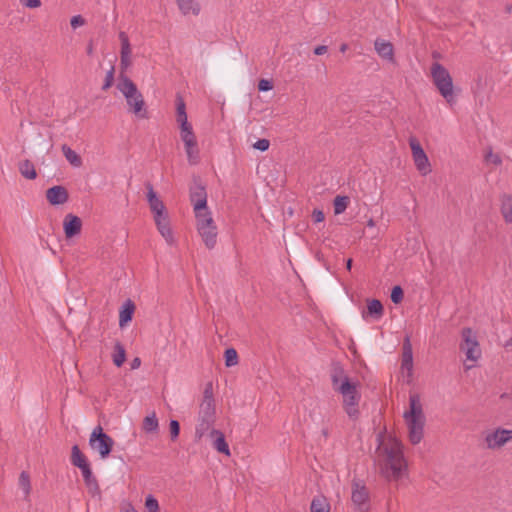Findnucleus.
Wrapping results in <instances>:
<instances>
[{
	"label": "nucleus",
	"instance_id": "obj_49",
	"mask_svg": "<svg viewBox=\"0 0 512 512\" xmlns=\"http://www.w3.org/2000/svg\"><path fill=\"white\" fill-rule=\"evenodd\" d=\"M71 26L75 29L85 24V19L81 15L73 16L70 20Z\"/></svg>",
	"mask_w": 512,
	"mask_h": 512
},
{
	"label": "nucleus",
	"instance_id": "obj_28",
	"mask_svg": "<svg viewBox=\"0 0 512 512\" xmlns=\"http://www.w3.org/2000/svg\"><path fill=\"white\" fill-rule=\"evenodd\" d=\"M19 171L24 178L29 180H33L37 177V172L34 167V164L28 159L23 160L19 163Z\"/></svg>",
	"mask_w": 512,
	"mask_h": 512
},
{
	"label": "nucleus",
	"instance_id": "obj_56",
	"mask_svg": "<svg viewBox=\"0 0 512 512\" xmlns=\"http://www.w3.org/2000/svg\"><path fill=\"white\" fill-rule=\"evenodd\" d=\"M352 263H353V260L351 258H349L347 261H346V268L347 270H351L352 268Z\"/></svg>",
	"mask_w": 512,
	"mask_h": 512
},
{
	"label": "nucleus",
	"instance_id": "obj_50",
	"mask_svg": "<svg viewBox=\"0 0 512 512\" xmlns=\"http://www.w3.org/2000/svg\"><path fill=\"white\" fill-rule=\"evenodd\" d=\"M312 218H313L314 222L319 223V222L324 221L325 216L321 210L315 209L312 213Z\"/></svg>",
	"mask_w": 512,
	"mask_h": 512
},
{
	"label": "nucleus",
	"instance_id": "obj_13",
	"mask_svg": "<svg viewBox=\"0 0 512 512\" xmlns=\"http://www.w3.org/2000/svg\"><path fill=\"white\" fill-rule=\"evenodd\" d=\"M129 112L135 114L137 117L145 119L148 117L147 110L145 108V101L140 91L136 92L131 98H126Z\"/></svg>",
	"mask_w": 512,
	"mask_h": 512
},
{
	"label": "nucleus",
	"instance_id": "obj_23",
	"mask_svg": "<svg viewBox=\"0 0 512 512\" xmlns=\"http://www.w3.org/2000/svg\"><path fill=\"white\" fill-rule=\"evenodd\" d=\"M71 463L80 470L90 466L87 457L81 452L78 445H74L71 449Z\"/></svg>",
	"mask_w": 512,
	"mask_h": 512
},
{
	"label": "nucleus",
	"instance_id": "obj_32",
	"mask_svg": "<svg viewBox=\"0 0 512 512\" xmlns=\"http://www.w3.org/2000/svg\"><path fill=\"white\" fill-rule=\"evenodd\" d=\"M176 121L177 123L188 121L186 104L179 94L176 96Z\"/></svg>",
	"mask_w": 512,
	"mask_h": 512
},
{
	"label": "nucleus",
	"instance_id": "obj_16",
	"mask_svg": "<svg viewBox=\"0 0 512 512\" xmlns=\"http://www.w3.org/2000/svg\"><path fill=\"white\" fill-rule=\"evenodd\" d=\"M401 369L407 371L408 376L412 375L413 371V351L409 337H406L402 346Z\"/></svg>",
	"mask_w": 512,
	"mask_h": 512
},
{
	"label": "nucleus",
	"instance_id": "obj_45",
	"mask_svg": "<svg viewBox=\"0 0 512 512\" xmlns=\"http://www.w3.org/2000/svg\"><path fill=\"white\" fill-rule=\"evenodd\" d=\"M202 401L214 402L213 386L211 382H209L204 389Z\"/></svg>",
	"mask_w": 512,
	"mask_h": 512
},
{
	"label": "nucleus",
	"instance_id": "obj_59",
	"mask_svg": "<svg viewBox=\"0 0 512 512\" xmlns=\"http://www.w3.org/2000/svg\"><path fill=\"white\" fill-rule=\"evenodd\" d=\"M438 56H439V55H438L437 53H434V54H433V57H434V58H438Z\"/></svg>",
	"mask_w": 512,
	"mask_h": 512
},
{
	"label": "nucleus",
	"instance_id": "obj_11",
	"mask_svg": "<svg viewBox=\"0 0 512 512\" xmlns=\"http://www.w3.org/2000/svg\"><path fill=\"white\" fill-rule=\"evenodd\" d=\"M351 500L359 512L368 511L369 492L365 486L359 483H353Z\"/></svg>",
	"mask_w": 512,
	"mask_h": 512
},
{
	"label": "nucleus",
	"instance_id": "obj_19",
	"mask_svg": "<svg viewBox=\"0 0 512 512\" xmlns=\"http://www.w3.org/2000/svg\"><path fill=\"white\" fill-rule=\"evenodd\" d=\"M374 46L380 57L394 62V47L390 41H385L378 38L375 40Z\"/></svg>",
	"mask_w": 512,
	"mask_h": 512
},
{
	"label": "nucleus",
	"instance_id": "obj_17",
	"mask_svg": "<svg viewBox=\"0 0 512 512\" xmlns=\"http://www.w3.org/2000/svg\"><path fill=\"white\" fill-rule=\"evenodd\" d=\"M154 221H155V224L157 226L159 233L164 237L166 242L170 245L173 244L174 238H173L172 230L170 228L168 214L154 217Z\"/></svg>",
	"mask_w": 512,
	"mask_h": 512
},
{
	"label": "nucleus",
	"instance_id": "obj_27",
	"mask_svg": "<svg viewBox=\"0 0 512 512\" xmlns=\"http://www.w3.org/2000/svg\"><path fill=\"white\" fill-rule=\"evenodd\" d=\"M501 214L507 223H512V196L504 194L501 197Z\"/></svg>",
	"mask_w": 512,
	"mask_h": 512
},
{
	"label": "nucleus",
	"instance_id": "obj_4",
	"mask_svg": "<svg viewBox=\"0 0 512 512\" xmlns=\"http://www.w3.org/2000/svg\"><path fill=\"white\" fill-rule=\"evenodd\" d=\"M432 82L440 95L450 105L456 102L454 94L453 79L449 71L439 62H434L430 68Z\"/></svg>",
	"mask_w": 512,
	"mask_h": 512
},
{
	"label": "nucleus",
	"instance_id": "obj_42",
	"mask_svg": "<svg viewBox=\"0 0 512 512\" xmlns=\"http://www.w3.org/2000/svg\"><path fill=\"white\" fill-rule=\"evenodd\" d=\"M114 82V67H111L110 70L106 73L104 84L102 86V90H108Z\"/></svg>",
	"mask_w": 512,
	"mask_h": 512
},
{
	"label": "nucleus",
	"instance_id": "obj_51",
	"mask_svg": "<svg viewBox=\"0 0 512 512\" xmlns=\"http://www.w3.org/2000/svg\"><path fill=\"white\" fill-rule=\"evenodd\" d=\"M23 5L28 8H38L41 6L40 0H23Z\"/></svg>",
	"mask_w": 512,
	"mask_h": 512
},
{
	"label": "nucleus",
	"instance_id": "obj_38",
	"mask_svg": "<svg viewBox=\"0 0 512 512\" xmlns=\"http://www.w3.org/2000/svg\"><path fill=\"white\" fill-rule=\"evenodd\" d=\"M225 365L232 367L238 364V354L234 348H228L224 353Z\"/></svg>",
	"mask_w": 512,
	"mask_h": 512
},
{
	"label": "nucleus",
	"instance_id": "obj_20",
	"mask_svg": "<svg viewBox=\"0 0 512 512\" xmlns=\"http://www.w3.org/2000/svg\"><path fill=\"white\" fill-rule=\"evenodd\" d=\"M147 197L150 209L154 214V217L167 214L164 203L157 197L152 186H149Z\"/></svg>",
	"mask_w": 512,
	"mask_h": 512
},
{
	"label": "nucleus",
	"instance_id": "obj_24",
	"mask_svg": "<svg viewBox=\"0 0 512 512\" xmlns=\"http://www.w3.org/2000/svg\"><path fill=\"white\" fill-rule=\"evenodd\" d=\"M176 3L183 15H198L200 13V5L195 0H176Z\"/></svg>",
	"mask_w": 512,
	"mask_h": 512
},
{
	"label": "nucleus",
	"instance_id": "obj_8",
	"mask_svg": "<svg viewBox=\"0 0 512 512\" xmlns=\"http://www.w3.org/2000/svg\"><path fill=\"white\" fill-rule=\"evenodd\" d=\"M408 142L411 148L412 158L417 170L421 175L426 176L431 172V165L427 154L423 150L420 142L416 137L411 136Z\"/></svg>",
	"mask_w": 512,
	"mask_h": 512
},
{
	"label": "nucleus",
	"instance_id": "obj_29",
	"mask_svg": "<svg viewBox=\"0 0 512 512\" xmlns=\"http://www.w3.org/2000/svg\"><path fill=\"white\" fill-rule=\"evenodd\" d=\"M213 423L214 420L199 417V423L197 424L195 431L196 440H200L208 431L210 432L212 430L211 427Z\"/></svg>",
	"mask_w": 512,
	"mask_h": 512
},
{
	"label": "nucleus",
	"instance_id": "obj_30",
	"mask_svg": "<svg viewBox=\"0 0 512 512\" xmlns=\"http://www.w3.org/2000/svg\"><path fill=\"white\" fill-rule=\"evenodd\" d=\"M112 360L114 365L117 367H121L126 360V351L120 342L115 343Z\"/></svg>",
	"mask_w": 512,
	"mask_h": 512
},
{
	"label": "nucleus",
	"instance_id": "obj_44",
	"mask_svg": "<svg viewBox=\"0 0 512 512\" xmlns=\"http://www.w3.org/2000/svg\"><path fill=\"white\" fill-rule=\"evenodd\" d=\"M171 439L175 440L180 433V424L177 420H171L169 424Z\"/></svg>",
	"mask_w": 512,
	"mask_h": 512
},
{
	"label": "nucleus",
	"instance_id": "obj_1",
	"mask_svg": "<svg viewBox=\"0 0 512 512\" xmlns=\"http://www.w3.org/2000/svg\"><path fill=\"white\" fill-rule=\"evenodd\" d=\"M377 449V463L381 474L388 480H398L406 468L402 443L394 437L382 438Z\"/></svg>",
	"mask_w": 512,
	"mask_h": 512
},
{
	"label": "nucleus",
	"instance_id": "obj_10",
	"mask_svg": "<svg viewBox=\"0 0 512 512\" xmlns=\"http://www.w3.org/2000/svg\"><path fill=\"white\" fill-rule=\"evenodd\" d=\"M190 201L194 207L195 215L205 213L207 209L206 189L200 183H196L190 188Z\"/></svg>",
	"mask_w": 512,
	"mask_h": 512
},
{
	"label": "nucleus",
	"instance_id": "obj_35",
	"mask_svg": "<svg viewBox=\"0 0 512 512\" xmlns=\"http://www.w3.org/2000/svg\"><path fill=\"white\" fill-rule=\"evenodd\" d=\"M367 309L369 315L375 317L376 319L380 318L384 311L382 303L377 299L369 301L367 304Z\"/></svg>",
	"mask_w": 512,
	"mask_h": 512
},
{
	"label": "nucleus",
	"instance_id": "obj_55",
	"mask_svg": "<svg viewBox=\"0 0 512 512\" xmlns=\"http://www.w3.org/2000/svg\"><path fill=\"white\" fill-rule=\"evenodd\" d=\"M347 49H348V45L346 43H342L340 45V49H339L340 52L344 53V52H346Z\"/></svg>",
	"mask_w": 512,
	"mask_h": 512
},
{
	"label": "nucleus",
	"instance_id": "obj_3",
	"mask_svg": "<svg viewBox=\"0 0 512 512\" xmlns=\"http://www.w3.org/2000/svg\"><path fill=\"white\" fill-rule=\"evenodd\" d=\"M338 382V376L333 374L332 383L335 390L339 392L343 397V409L351 420L356 421L360 416L359 402L361 399V394L357 389V385L352 383L347 376H345L341 384L336 387Z\"/></svg>",
	"mask_w": 512,
	"mask_h": 512
},
{
	"label": "nucleus",
	"instance_id": "obj_36",
	"mask_svg": "<svg viewBox=\"0 0 512 512\" xmlns=\"http://www.w3.org/2000/svg\"><path fill=\"white\" fill-rule=\"evenodd\" d=\"M310 510L311 512H328L329 504L325 498L317 497L312 500Z\"/></svg>",
	"mask_w": 512,
	"mask_h": 512
},
{
	"label": "nucleus",
	"instance_id": "obj_9",
	"mask_svg": "<svg viewBox=\"0 0 512 512\" xmlns=\"http://www.w3.org/2000/svg\"><path fill=\"white\" fill-rule=\"evenodd\" d=\"M463 343L460 348L465 352L467 360L477 361L481 357L479 342L471 328L466 327L461 332Z\"/></svg>",
	"mask_w": 512,
	"mask_h": 512
},
{
	"label": "nucleus",
	"instance_id": "obj_22",
	"mask_svg": "<svg viewBox=\"0 0 512 512\" xmlns=\"http://www.w3.org/2000/svg\"><path fill=\"white\" fill-rule=\"evenodd\" d=\"M84 482L86 487L88 488V491L92 494H98L100 492L98 481L95 478V476L92 473L91 467H87L83 470H81Z\"/></svg>",
	"mask_w": 512,
	"mask_h": 512
},
{
	"label": "nucleus",
	"instance_id": "obj_34",
	"mask_svg": "<svg viewBox=\"0 0 512 512\" xmlns=\"http://www.w3.org/2000/svg\"><path fill=\"white\" fill-rule=\"evenodd\" d=\"M158 426V419L154 412L151 415L146 416L143 420L142 428L147 433L156 432L158 430Z\"/></svg>",
	"mask_w": 512,
	"mask_h": 512
},
{
	"label": "nucleus",
	"instance_id": "obj_47",
	"mask_svg": "<svg viewBox=\"0 0 512 512\" xmlns=\"http://www.w3.org/2000/svg\"><path fill=\"white\" fill-rule=\"evenodd\" d=\"M273 89V83L267 79H261L258 83V90L261 92H266Z\"/></svg>",
	"mask_w": 512,
	"mask_h": 512
},
{
	"label": "nucleus",
	"instance_id": "obj_6",
	"mask_svg": "<svg viewBox=\"0 0 512 512\" xmlns=\"http://www.w3.org/2000/svg\"><path fill=\"white\" fill-rule=\"evenodd\" d=\"M89 445L92 449L98 451L102 459H105L113 449L114 440L104 433L103 428L98 425L93 429L90 435Z\"/></svg>",
	"mask_w": 512,
	"mask_h": 512
},
{
	"label": "nucleus",
	"instance_id": "obj_14",
	"mask_svg": "<svg viewBox=\"0 0 512 512\" xmlns=\"http://www.w3.org/2000/svg\"><path fill=\"white\" fill-rule=\"evenodd\" d=\"M46 199L51 205H62L68 201L69 193L64 186L56 185L46 190Z\"/></svg>",
	"mask_w": 512,
	"mask_h": 512
},
{
	"label": "nucleus",
	"instance_id": "obj_46",
	"mask_svg": "<svg viewBox=\"0 0 512 512\" xmlns=\"http://www.w3.org/2000/svg\"><path fill=\"white\" fill-rule=\"evenodd\" d=\"M270 142L268 139H259L253 144V148L260 150V151H266L269 149Z\"/></svg>",
	"mask_w": 512,
	"mask_h": 512
},
{
	"label": "nucleus",
	"instance_id": "obj_52",
	"mask_svg": "<svg viewBox=\"0 0 512 512\" xmlns=\"http://www.w3.org/2000/svg\"><path fill=\"white\" fill-rule=\"evenodd\" d=\"M328 47L326 45H319L314 49L315 55H323L327 52Z\"/></svg>",
	"mask_w": 512,
	"mask_h": 512
},
{
	"label": "nucleus",
	"instance_id": "obj_41",
	"mask_svg": "<svg viewBox=\"0 0 512 512\" xmlns=\"http://www.w3.org/2000/svg\"><path fill=\"white\" fill-rule=\"evenodd\" d=\"M119 37L121 40V55L130 56L131 48L127 35L124 32H121Z\"/></svg>",
	"mask_w": 512,
	"mask_h": 512
},
{
	"label": "nucleus",
	"instance_id": "obj_40",
	"mask_svg": "<svg viewBox=\"0 0 512 512\" xmlns=\"http://www.w3.org/2000/svg\"><path fill=\"white\" fill-rule=\"evenodd\" d=\"M391 301L395 304H399L403 301L404 291L400 286H394L391 291Z\"/></svg>",
	"mask_w": 512,
	"mask_h": 512
},
{
	"label": "nucleus",
	"instance_id": "obj_5",
	"mask_svg": "<svg viewBox=\"0 0 512 512\" xmlns=\"http://www.w3.org/2000/svg\"><path fill=\"white\" fill-rule=\"evenodd\" d=\"M196 227L199 235L201 236L205 246L208 249H213L217 243V226L212 218L211 212L195 215Z\"/></svg>",
	"mask_w": 512,
	"mask_h": 512
},
{
	"label": "nucleus",
	"instance_id": "obj_54",
	"mask_svg": "<svg viewBox=\"0 0 512 512\" xmlns=\"http://www.w3.org/2000/svg\"><path fill=\"white\" fill-rule=\"evenodd\" d=\"M141 365V360L140 358L136 357L133 359L132 363H131V368L132 369H136L138 368L139 366Z\"/></svg>",
	"mask_w": 512,
	"mask_h": 512
},
{
	"label": "nucleus",
	"instance_id": "obj_37",
	"mask_svg": "<svg viewBox=\"0 0 512 512\" xmlns=\"http://www.w3.org/2000/svg\"><path fill=\"white\" fill-rule=\"evenodd\" d=\"M19 486L24 491L25 496L28 497L31 492V483H30V476L25 471H22L20 473Z\"/></svg>",
	"mask_w": 512,
	"mask_h": 512
},
{
	"label": "nucleus",
	"instance_id": "obj_26",
	"mask_svg": "<svg viewBox=\"0 0 512 512\" xmlns=\"http://www.w3.org/2000/svg\"><path fill=\"white\" fill-rule=\"evenodd\" d=\"M61 150L63 152V155L65 156L66 160L76 168H79L82 166V158L81 156L76 153L73 149H71L68 145L63 144L61 147Z\"/></svg>",
	"mask_w": 512,
	"mask_h": 512
},
{
	"label": "nucleus",
	"instance_id": "obj_58",
	"mask_svg": "<svg viewBox=\"0 0 512 512\" xmlns=\"http://www.w3.org/2000/svg\"><path fill=\"white\" fill-rule=\"evenodd\" d=\"M367 225L370 227H373L375 225L374 220L373 219L368 220Z\"/></svg>",
	"mask_w": 512,
	"mask_h": 512
},
{
	"label": "nucleus",
	"instance_id": "obj_15",
	"mask_svg": "<svg viewBox=\"0 0 512 512\" xmlns=\"http://www.w3.org/2000/svg\"><path fill=\"white\" fill-rule=\"evenodd\" d=\"M64 233L66 238H72L81 232L82 221L73 214H67L63 220Z\"/></svg>",
	"mask_w": 512,
	"mask_h": 512
},
{
	"label": "nucleus",
	"instance_id": "obj_57",
	"mask_svg": "<svg viewBox=\"0 0 512 512\" xmlns=\"http://www.w3.org/2000/svg\"><path fill=\"white\" fill-rule=\"evenodd\" d=\"M93 53V46L92 44L90 43L87 47V54L88 55H91Z\"/></svg>",
	"mask_w": 512,
	"mask_h": 512
},
{
	"label": "nucleus",
	"instance_id": "obj_43",
	"mask_svg": "<svg viewBox=\"0 0 512 512\" xmlns=\"http://www.w3.org/2000/svg\"><path fill=\"white\" fill-rule=\"evenodd\" d=\"M485 161L493 163L496 166L501 165L502 163L501 157L498 154L493 153L491 149L485 154Z\"/></svg>",
	"mask_w": 512,
	"mask_h": 512
},
{
	"label": "nucleus",
	"instance_id": "obj_31",
	"mask_svg": "<svg viewBox=\"0 0 512 512\" xmlns=\"http://www.w3.org/2000/svg\"><path fill=\"white\" fill-rule=\"evenodd\" d=\"M199 417L215 420V402L202 401L200 404Z\"/></svg>",
	"mask_w": 512,
	"mask_h": 512
},
{
	"label": "nucleus",
	"instance_id": "obj_25",
	"mask_svg": "<svg viewBox=\"0 0 512 512\" xmlns=\"http://www.w3.org/2000/svg\"><path fill=\"white\" fill-rule=\"evenodd\" d=\"M135 305L131 300H127L119 313V325L124 327L128 322L132 320Z\"/></svg>",
	"mask_w": 512,
	"mask_h": 512
},
{
	"label": "nucleus",
	"instance_id": "obj_2",
	"mask_svg": "<svg viewBox=\"0 0 512 512\" xmlns=\"http://www.w3.org/2000/svg\"><path fill=\"white\" fill-rule=\"evenodd\" d=\"M409 410L404 412V419L408 426L409 441L416 445L421 442L424 434L425 415L418 394L409 397Z\"/></svg>",
	"mask_w": 512,
	"mask_h": 512
},
{
	"label": "nucleus",
	"instance_id": "obj_33",
	"mask_svg": "<svg viewBox=\"0 0 512 512\" xmlns=\"http://www.w3.org/2000/svg\"><path fill=\"white\" fill-rule=\"evenodd\" d=\"M350 198L348 196L337 195L334 199V213L336 215L342 214L348 207Z\"/></svg>",
	"mask_w": 512,
	"mask_h": 512
},
{
	"label": "nucleus",
	"instance_id": "obj_48",
	"mask_svg": "<svg viewBox=\"0 0 512 512\" xmlns=\"http://www.w3.org/2000/svg\"><path fill=\"white\" fill-rule=\"evenodd\" d=\"M178 124L180 128V135L194 132L191 123H189L188 121H183Z\"/></svg>",
	"mask_w": 512,
	"mask_h": 512
},
{
	"label": "nucleus",
	"instance_id": "obj_60",
	"mask_svg": "<svg viewBox=\"0 0 512 512\" xmlns=\"http://www.w3.org/2000/svg\"><path fill=\"white\" fill-rule=\"evenodd\" d=\"M127 512H137V511H135L134 509H132L131 511H127Z\"/></svg>",
	"mask_w": 512,
	"mask_h": 512
},
{
	"label": "nucleus",
	"instance_id": "obj_53",
	"mask_svg": "<svg viewBox=\"0 0 512 512\" xmlns=\"http://www.w3.org/2000/svg\"><path fill=\"white\" fill-rule=\"evenodd\" d=\"M130 65V56L121 55V66L126 68Z\"/></svg>",
	"mask_w": 512,
	"mask_h": 512
},
{
	"label": "nucleus",
	"instance_id": "obj_18",
	"mask_svg": "<svg viewBox=\"0 0 512 512\" xmlns=\"http://www.w3.org/2000/svg\"><path fill=\"white\" fill-rule=\"evenodd\" d=\"M210 438L212 439L213 447L220 453H223L227 456L230 455L229 446L225 440L224 434L216 429H212L209 433Z\"/></svg>",
	"mask_w": 512,
	"mask_h": 512
},
{
	"label": "nucleus",
	"instance_id": "obj_21",
	"mask_svg": "<svg viewBox=\"0 0 512 512\" xmlns=\"http://www.w3.org/2000/svg\"><path fill=\"white\" fill-rule=\"evenodd\" d=\"M117 89L124 95L125 98H131L138 92L136 84L127 76L121 74Z\"/></svg>",
	"mask_w": 512,
	"mask_h": 512
},
{
	"label": "nucleus",
	"instance_id": "obj_12",
	"mask_svg": "<svg viewBox=\"0 0 512 512\" xmlns=\"http://www.w3.org/2000/svg\"><path fill=\"white\" fill-rule=\"evenodd\" d=\"M180 137L184 142L188 162L192 165L197 164L199 162V147L195 133L182 134Z\"/></svg>",
	"mask_w": 512,
	"mask_h": 512
},
{
	"label": "nucleus",
	"instance_id": "obj_39",
	"mask_svg": "<svg viewBox=\"0 0 512 512\" xmlns=\"http://www.w3.org/2000/svg\"><path fill=\"white\" fill-rule=\"evenodd\" d=\"M145 508L147 512H159L158 500L154 496L148 495L145 499Z\"/></svg>",
	"mask_w": 512,
	"mask_h": 512
},
{
	"label": "nucleus",
	"instance_id": "obj_7",
	"mask_svg": "<svg viewBox=\"0 0 512 512\" xmlns=\"http://www.w3.org/2000/svg\"><path fill=\"white\" fill-rule=\"evenodd\" d=\"M483 440L486 449L498 450L512 440V430L497 427L483 433Z\"/></svg>",
	"mask_w": 512,
	"mask_h": 512
}]
</instances>
